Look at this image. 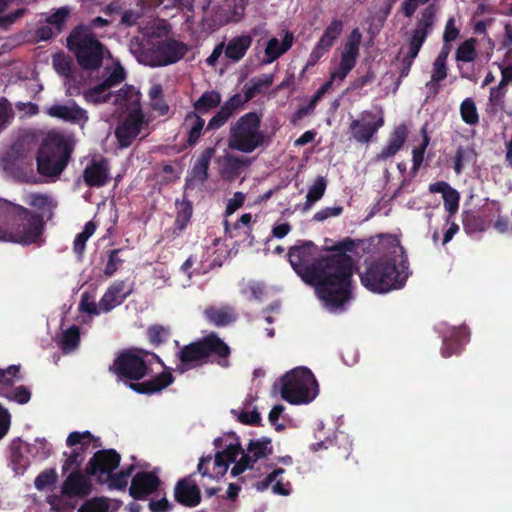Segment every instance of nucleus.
<instances>
[{
	"label": "nucleus",
	"mask_w": 512,
	"mask_h": 512,
	"mask_svg": "<svg viewBox=\"0 0 512 512\" xmlns=\"http://www.w3.org/2000/svg\"><path fill=\"white\" fill-rule=\"evenodd\" d=\"M290 247L288 260L296 274L315 292L329 311H342L353 298V260L349 255L318 257L313 241H299Z\"/></svg>",
	"instance_id": "nucleus-1"
},
{
	"label": "nucleus",
	"mask_w": 512,
	"mask_h": 512,
	"mask_svg": "<svg viewBox=\"0 0 512 512\" xmlns=\"http://www.w3.org/2000/svg\"><path fill=\"white\" fill-rule=\"evenodd\" d=\"M148 356L149 351L143 348L125 349L114 359L109 371L138 394L151 395L160 392L174 382V377L171 372L164 370L152 379L139 382L151 371L146 361Z\"/></svg>",
	"instance_id": "nucleus-2"
},
{
	"label": "nucleus",
	"mask_w": 512,
	"mask_h": 512,
	"mask_svg": "<svg viewBox=\"0 0 512 512\" xmlns=\"http://www.w3.org/2000/svg\"><path fill=\"white\" fill-rule=\"evenodd\" d=\"M44 231L45 222L41 215L0 198V241L23 246L38 244Z\"/></svg>",
	"instance_id": "nucleus-3"
},
{
	"label": "nucleus",
	"mask_w": 512,
	"mask_h": 512,
	"mask_svg": "<svg viewBox=\"0 0 512 512\" xmlns=\"http://www.w3.org/2000/svg\"><path fill=\"white\" fill-rule=\"evenodd\" d=\"M408 260L406 257L396 261L387 256L371 261L360 274L361 284L371 292L386 293L404 286L408 278Z\"/></svg>",
	"instance_id": "nucleus-4"
},
{
	"label": "nucleus",
	"mask_w": 512,
	"mask_h": 512,
	"mask_svg": "<svg viewBox=\"0 0 512 512\" xmlns=\"http://www.w3.org/2000/svg\"><path fill=\"white\" fill-rule=\"evenodd\" d=\"M73 148L72 141L66 135L55 131L47 133L36 156L39 174L59 176L67 167Z\"/></svg>",
	"instance_id": "nucleus-5"
},
{
	"label": "nucleus",
	"mask_w": 512,
	"mask_h": 512,
	"mask_svg": "<svg viewBox=\"0 0 512 512\" xmlns=\"http://www.w3.org/2000/svg\"><path fill=\"white\" fill-rule=\"evenodd\" d=\"M265 138L261 116L257 112H248L231 124L227 144L232 150L249 154L263 146Z\"/></svg>",
	"instance_id": "nucleus-6"
},
{
	"label": "nucleus",
	"mask_w": 512,
	"mask_h": 512,
	"mask_svg": "<svg viewBox=\"0 0 512 512\" xmlns=\"http://www.w3.org/2000/svg\"><path fill=\"white\" fill-rule=\"evenodd\" d=\"M281 397L290 404H307L318 394V382L306 367H298L281 377Z\"/></svg>",
	"instance_id": "nucleus-7"
},
{
	"label": "nucleus",
	"mask_w": 512,
	"mask_h": 512,
	"mask_svg": "<svg viewBox=\"0 0 512 512\" xmlns=\"http://www.w3.org/2000/svg\"><path fill=\"white\" fill-rule=\"evenodd\" d=\"M67 47L73 51L83 70H97L102 66L104 45L95 34H87L82 27H75L67 37Z\"/></svg>",
	"instance_id": "nucleus-8"
},
{
	"label": "nucleus",
	"mask_w": 512,
	"mask_h": 512,
	"mask_svg": "<svg viewBox=\"0 0 512 512\" xmlns=\"http://www.w3.org/2000/svg\"><path fill=\"white\" fill-rule=\"evenodd\" d=\"M213 444L217 449H223L215 453L214 459L211 455L201 457L197 472L203 477L219 479L226 474L231 463L237 462L236 459L242 452V446L238 437H236L235 443H229L225 446H223V438L217 437Z\"/></svg>",
	"instance_id": "nucleus-9"
},
{
	"label": "nucleus",
	"mask_w": 512,
	"mask_h": 512,
	"mask_svg": "<svg viewBox=\"0 0 512 512\" xmlns=\"http://www.w3.org/2000/svg\"><path fill=\"white\" fill-rule=\"evenodd\" d=\"M437 7L435 4H429L420 12V18L417 20L406 39L408 44L407 54L410 57H417L427 37L433 31L436 22Z\"/></svg>",
	"instance_id": "nucleus-10"
},
{
	"label": "nucleus",
	"mask_w": 512,
	"mask_h": 512,
	"mask_svg": "<svg viewBox=\"0 0 512 512\" xmlns=\"http://www.w3.org/2000/svg\"><path fill=\"white\" fill-rule=\"evenodd\" d=\"M273 453L272 440L269 437L251 439L246 446L242 448L240 459L231 469L233 477L239 476L248 469H253L254 465L261 459H264Z\"/></svg>",
	"instance_id": "nucleus-11"
},
{
	"label": "nucleus",
	"mask_w": 512,
	"mask_h": 512,
	"mask_svg": "<svg viewBox=\"0 0 512 512\" xmlns=\"http://www.w3.org/2000/svg\"><path fill=\"white\" fill-rule=\"evenodd\" d=\"M121 456L114 449H102L97 451L86 465V473L97 476V482L104 484V478L120 465Z\"/></svg>",
	"instance_id": "nucleus-12"
},
{
	"label": "nucleus",
	"mask_w": 512,
	"mask_h": 512,
	"mask_svg": "<svg viewBox=\"0 0 512 512\" xmlns=\"http://www.w3.org/2000/svg\"><path fill=\"white\" fill-rule=\"evenodd\" d=\"M187 52V45L173 39H166L158 42L151 49L150 65L161 67L170 65L181 60Z\"/></svg>",
	"instance_id": "nucleus-13"
},
{
	"label": "nucleus",
	"mask_w": 512,
	"mask_h": 512,
	"mask_svg": "<svg viewBox=\"0 0 512 512\" xmlns=\"http://www.w3.org/2000/svg\"><path fill=\"white\" fill-rule=\"evenodd\" d=\"M206 363H216L220 367L228 368L230 365L231 348L216 332L199 339Z\"/></svg>",
	"instance_id": "nucleus-14"
},
{
	"label": "nucleus",
	"mask_w": 512,
	"mask_h": 512,
	"mask_svg": "<svg viewBox=\"0 0 512 512\" xmlns=\"http://www.w3.org/2000/svg\"><path fill=\"white\" fill-rule=\"evenodd\" d=\"M143 124L144 115L141 108L132 109L115 129V137L119 146L121 148L129 147L140 134Z\"/></svg>",
	"instance_id": "nucleus-15"
},
{
	"label": "nucleus",
	"mask_w": 512,
	"mask_h": 512,
	"mask_svg": "<svg viewBox=\"0 0 512 512\" xmlns=\"http://www.w3.org/2000/svg\"><path fill=\"white\" fill-rule=\"evenodd\" d=\"M375 118L376 116L371 111H363L360 119L350 122L349 131L356 142L369 143L384 125L383 117H379L377 120Z\"/></svg>",
	"instance_id": "nucleus-16"
},
{
	"label": "nucleus",
	"mask_w": 512,
	"mask_h": 512,
	"mask_svg": "<svg viewBox=\"0 0 512 512\" xmlns=\"http://www.w3.org/2000/svg\"><path fill=\"white\" fill-rule=\"evenodd\" d=\"M195 473L179 479L174 486L175 501L188 508H194L201 503V490L193 479Z\"/></svg>",
	"instance_id": "nucleus-17"
},
{
	"label": "nucleus",
	"mask_w": 512,
	"mask_h": 512,
	"mask_svg": "<svg viewBox=\"0 0 512 512\" xmlns=\"http://www.w3.org/2000/svg\"><path fill=\"white\" fill-rule=\"evenodd\" d=\"M161 485L160 478L153 472H137L131 481L129 494L135 500H145L148 496L158 491Z\"/></svg>",
	"instance_id": "nucleus-18"
},
{
	"label": "nucleus",
	"mask_w": 512,
	"mask_h": 512,
	"mask_svg": "<svg viewBox=\"0 0 512 512\" xmlns=\"http://www.w3.org/2000/svg\"><path fill=\"white\" fill-rule=\"evenodd\" d=\"M93 439V435L89 431L84 432H71L67 439L66 444L68 447H74L77 445H80V449L75 448L73 451L67 456L66 460L64 461V464L62 466V472L66 473L68 470H70L73 466L76 467V469L79 468L81 465V462L83 460L82 454L83 452L88 448L90 442Z\"/></svg>",
	"instance_id": "nucleus-19"
},
{
	"label": "nucleus",
	"mask_w": 512,
	"mask_h": 512,
	"mask_svg": "<svg viewBox=\"0 0 512 512\" xmlns=\"http://www.w3.org/2000/svg\"><path fill=\"white\" fill-rule=\"evenodd\" d=\"M83 181L89 187H103L110 179L109 161L105 157L93 159L83 170Z\"/></svg>",
	"instance_id": "nucleus-20"
},
{
	"label": "nucleus",
	"mask_w": 512,
	"mask_h": 512,
	"mask_svg": "<svg viewBox=\"0 0 512 512\" xmlns=\"http://www.w3.org/2000/svg\"><path fill=\"white\" fill-rule=\"evenodd\" d=\"M221 163L220 176L223 180L233 182L239 178L253 162L252 158L235 154H226L218 160Z\"/></svg>",
	"instance_id": "nucleus-21"
},
{
	"label": "nucleus",
	"mask_w": 512,
	"mask_h": 512,
	"mask_svg": "<svg viewBox=\"0 0 512 512\" xmlns=\"http://www.w3.org/2000/svg\"><path fill=\"white\" fill-rule=\"evenodd\" d=\"M87 473L79 469L72 471L62 485V493L67 497L85 498L92 492V484Z\"/></svg>",
	"instance_id": "nucleus-22"
},
{
	"label": "nucleus",
	"mask_w": 512,
	"mask_h": 512,
	"mask_svg": "<svg viewBox=\"0 0 512 512\" xmlns=\"http://www.w3.org/2000/svg\"><path fill=\"white\" fill-rule=\"evenodd\" d=\"M177 357L179 359L177 371L180 373L206 364L199 340L184 345L177 353Z\"/></svg>",
	"instance_id": "nucleus-23"
},
{
	"label": "nucleus",
	"mask_w": 512,
	"mask_h": 512,
	"mask_svg": "<svg viewBox=\"0 0 512 512\" xmlns=\"http://www.w3.org/2000/svg\"><path fill=\"white\" fill-rule=\"evenodd\" d=\"M203 315L209 324L218 328L227 327L238 319L235 307L230 304L210 305Z\"/></svg>",
	"instance_id": "nucleus-24"
},
{
	"label": "nucleus",
	"mask_w": 512,
	"mask_h": 512,
	"mask_svg": "<svg viewBox=\"0 0 512 512\" xmlns=\"http://www.w3.org/2000/svg\"><path fill=\"white\" fill-rule=\"evenodd\" d=\"M50 117L60 119L71 124L83 125L88 121L86 111L75 102L72 105L54 104L46 109Z\"/></svg>",
	"instance_id": "nucleus-25"
},
{
	"label": "nucleus",
	"mask_w": 512,
	"mask_h": 512,
	"mask_svg": "<svg viewBox=\"0 0 512 512\" xmlns=\"http://www.w3.org/2000/svg\"><path fill=\"white\" fill-rule=\"evenodd\" d=\"M132 293L131 288H126L125 281H115L111 284L99 301V310L108 313L121 305Z\"/></svg>",
	"instance_id": "nucleus-26"
},
{
	"label": "nucleus",
	"mask_w": 512,
	"mask_h": 512,
	"mask_svg": "<svg viewBox=\"0 0 512 512\" xmlns=\"http://www.w3.org/2000/svg\"><path fill=\"white\" fill-rule=\"evenodd\" d=\"M24 202L34 208L36 210L34 212L41 215L45 223L53 218L54 210L57 207V201L43 193H30L25 196Z\"/></svg>",
	"instance_id": "nucleus-27"
},
{
	"label": "nucleus",
	"mask_w": 512,
	"mask_h": 512,
	"mask_svg": "<svg viewBox=\"0 0 512 512\" xmlns=\"http://www.w3.org/2000/svg\"><path fill=\"white\" fill-rule=\"evenodd\" d=\"M408 137V129L405 124H400L392 131L388 144L376 156L377 161L387 160L395 156L404 146Z\"/></svg>",
	"instance_id": "nucleus-28"
},
{
	"label": "nucleus",
	"mask_w": 512,
	"mask_h": 512,
	"mask_svg": "<svg viewBox=\"0 0 512 512\" xmlns=\"http://www.w3.org/2000/svg\"><path fill=\"white\" fill-rule=\"evenodd\" d=\"M215 152V147H207L201 152L192 166L190 172L191 180L204 183L208 179L209 165Z\"/></svg>",
	"instance_id": "nucleus-29"
},
{
	"label": "nucleus",
	"mask_w": 512,
	"mask_h": 512,
	"mask_svg": "<svg viewBox=\"0 0 512 512\" xmlns=\"http://www.w3.org/2000/svg\"><path fill=\"white\" fill-rule=\"evenodd\" d=\"M294 36L291 32H286L282 42L277 38H271L265 48V63H272L280 56L286 53L293 45Z\"/></svg>",
	"instance_id": "nucleus-30"
},
{
	"label": "nucleus",
	"mask_w": 512,
	"mask_h": 512,
	"mask_svg": "<svg viewBox=\"0 0 512 512\" xmlns=\"http://www.w3.org/2000/svg\"><path fill=\"white\" fill-rule=\"evenodd\" d=\"M252 41L253 39L250 35L233 37L225 47V56L234 62L240 61L250 48Z\"/></svg>",
	"instance_id": "nucleus-31"
},
{
	"label": "nucleus",
	"mask_w": 512,
	"mask_h": 512,
	"mask_svg": "<svg viewBox=\"0 0 512 512\" xmlns=\"http://www.w3.org/2000/svg\"><path fill=\"white\" fill-rule=\"evenodd\" d=\"M184 127L187 129V143L190 147H193L198 143L206 128L205 120L198 113L191 111L185 117Z\"/></svg>",
	"instance_id": "nucleus-32"
},
{
	"label": "nucleus",
	"mask_w": 512,
	"mask_h": 512,
	"mask_svg": "<svg viewBox=\"0 0 512 512\" xmlns=\"http://www.w3.org/2000/svg\"><path fill=\"white\" fill-rule=\"evenodd\" d=\"M362 41V34L358 28L353 29L347 37L340 60L352 64L357 63L359 57V49Z\"/></svg>",
	"instance_id": "nucleus-33"
},
{
	"label": "nucleus",
	"mask_w": 512,
	"mask_h": 512,
	"mask_svg": "<svg viewBox=\"0 0 512 512\" xmlns=\"http://www.w3.org/2000/svg\"><path fill=\"white\" fill-rule=\"evenodd\" d=\"M140 92L132 85H125L121 88L115 95H113V103L115 105L126 107L127 109L131 108H141L140 107Z\"/></svg>",
	"instance_id": "nucleus-34"
},
{
	"label": "nucleus",
	"mask_w": 512,
	"mask_h": 512,
	"mask_svg": "<svg viewBox=\"0 0 512 512\" xmlns=\"http://www.w3.org/2000/svg\"><path fill=\"white\" fill-rule=\"evenodd\" d=\"M462 224L464 231L471 235L478 232H483L491 227V219H486L480 216L478 212L465 211L462 214Z\"/></svg>",
	"instance_id": "nucleus-35"
},
{
	"label": "nucleus",
	"mask_w": 512,
	"mask_h": 512,
	"mask_svg": "<svg viewBox=\"0 0 512 512\" xmlns=\"http://www.w3.org/2000/svg\"><path fill=\"white\" fill-rule=\"evenodd\" d=\"M274 81L273 74H262L259 77H253L243 88L246 100H252L257 94L268 90Z\"/></svg>",
	"instance_id": "nucleus-36"
},
{
	"label": "nucleus",
	"mask_w": 512,
	"mask_h": 512,
	"mask_svg": "<svg viewBox=\"0 0 512 512\" xmlns=\"http://www.w3.org/2000/svg\"><path fill=\"white\" fill-rule=\"evenodd\" d=\"M221 103V95L215 90L205 91L193 104L194 112L198 114H207L217 108Z\"/></svg>",
	"instance_id": "nucleus-37"
},
{
	"label": "nucleus",
	"mask_w": 512,
	"mask_h": 512,
	"mask_svg": "<svg viewBox=\"0 0 512 512\" xmlns=\"http://www.w3.org/2000/svg\"><path fill=\"white\" fill-rule=\"evenodd\" d=\"M463 338L464 332L462 330H454L451 336L443 339L441 355L445 358L458 355L463 347Z\"/></svg>",
	"instance_id": "nucleus-38"
},
{
	"label": "nucleus",
	"mask_w": 512,
	"mask_h": 512,
	"mask_svg": "<svg viewBox=\"0 0 512 512\" xmlns=\"http://www.w3.org/2000/svg\"><path fill=\"white\" fill-rule=\"evenodd\" d=\"M177 206V214L174 222L175 229L179 232H182L190 223L192 214H193V206L192 202L187 198H183L181 202L176 200Z\"/></svg>",
	"instance_id": "nucleus-39"
},
{
	"label": "nucleus",
	"mask_w": 512,
	"mask_h": 512,
	"mask_svg": "<svg viewBox=\"0 0 512 512\" xmlns=\"http://www.w3.org/2000/svg\"><path fill=\"white\" fill-rule=\"evenodd\" d=\"M447 74L446 62L435 59L433 62L431 80L426 84L433 96H436L439 93V83L447 77Z\"/></svg>",
	"instance_id": "nucleus-40"
},
{
	"label": "nucleus",
	"mask_w": 512,
	"mask_h": 512,
	"mask_svg": "<svg viewBox=\"0 0 512 512\" xmlns=\"http://www.w3.org/2000/svg\"><path fill=\"white\" fill-rule=\"evenodd\" d=\"M460 116L464 123L475 126L479 123V114L472 98H465L460 104Z\"/></svg>",
	"instance_id": "nucleus-41"
},
{
	"label": "nucleus",
	"mask_w": 512,
	"mask_h": 512,
	"mask_svg": "<svg viewBox=\"0 0 512 512\" xmlns=\"http://www.w3.org/2000/svg\"><path fill=\"white\" fill-rule=\"evenodd\" d=\"M325 190L326 180L324 177L320 176L316 179L314 184L308 189L304 210L310 209L315 202L319 201L323 197Z\"/></svg>",
	"instance_id": "nucleus-42"
},
{
	"label": "nucleus",
	"mask_w": 512,
	"mask_h": 512,
	"mask_svg": "<svg viewBox=\"0 0 512 512\" xmlns=\"http://www.w3.org/2000/svg\"><path fill=\"white\" fill-rule=\"evenodd\" d=\"M476 157V152L473 147L458 146L454 156V171L456 174H461L465 163L472 162Z\"/></svg>",
	"instance_id": "nucleus-43"
},
{
	"label": "nucleus",
	"mask_w": 512,
	"mask_h": 512,
	"mask_svg": "<svg viewBox=\"0 0 512 512\" xmlns=\"http://www.w3.org/2000/svg\"><path fill=\"white\" fill-rule=\"evenodd\" d=\"M20 371V366L11 365L6 369H0V396H7V392L14 385V377H17V374Z\"/></svg>",
	"instance_id": "nucleus-44"
},
{
	"label": "nucleus",
	"mask_w": 512,
	"mask_h": 512,
	"mask_svg": "<svg viewBox=\"0 0 512 512\" xmlns=\"http://www.w3.org/2000/svg\"><path fill=\"white\" fill-rule=\"evenodd\" d=\"M475 42L474 38H470L461 43L456 50V61L473 62L477 58Z\"/></svg>",
	"instance_id": "nucleus-45"
},
{
	"label": "nucleus",
	"mask_w": 512,
	"mask_h": 512,
	"mask_svg": "<svg viewBox=\"0 0 512 512\" xmlns=\"http://www.w3.org/2000/svg\"><path fill=\"white\" fill-rule=\"evenodd\" d=\"M250 100H246V95L243 96L239 93L232 95L227 101L220 107V111L227 118H231L239 109H241L245 103Z\"/></svg>",
	"instance_id": "nucleus-46"
},
{
	"label": "nucleus",
	"mask_w": 512,
	"mask_h": 512,
	"mask_svg": "<svg viewBox=\"0 0 512 512\" xmlns=\"http://www.w3.org/2000/svg\"><path fill=\"white\" fill-rule=\"evenodd\" d=\"M250 100H246V95L243 96L239 93L232 95L227 101L220 107V111L227 118H231L239 109H241L245 103Z\"/></svg>",
	"instance_id": "nucleus-47"
},
{
	"label": "nucleus",
	"mask_w": 512,
	"mask_h": 512,
	"mask_svg": "<svg viewBox=\"0 0 512 512\" xmlns=\"http://www.w3.org/2000/svg\"><path fill=\"white\" fill-rule=\"evenodd\" d=\"M250 100H246V95L243 96L239 93L232 95L227 101L220 107V111L227 118H231L239 109H241L245 103Z\"/></svg>",
	"instance_id": "nucleus-48"
},
{
	"label": "nucleus",
	"mask_w": 512,
	"mask_h": 512,
	"mask_svg": "<svg viewBox=\"0 0 512 512\" xmlns=\"http://www.w3.org/2000/svg\"><path fill=\"white\" fill-rule=\"evenodd\" d=\"M250 100H246V95L243 96L239 93L232 95L227 101L220 107V111L227 118H231L239 109H241L245 103Z\"/></svg>",
	"instance_id": "nucleus-49"
},
{
	"label": "nucleus",
	"mask_w": 512,
	"mask_h": 512,
	"mask_svg": "<svg viewBox=\"0 0 512 512\" xmlns=\"http://www.w3.org/2000/svg\"><path fill=\"white\" fill-rule=\"evenodd\" d=\"M250 100H246V95L243 96L239 93L232 95L227 101L220 107V111L227 118H231L239 109H241L245 103Z\"/></svg>",
	"instance_id": "nucleus-50"
},
{
	"label": "nucleus",
	"mask_w": 512,
	"mask_h": 512,
	"mask_svg": "<svg viewBox=\"0 0 512 512\" xmlns=\"http://www.w3.org/2000/svg\"><path fill=\"white\" fill-rule=\"evenodd\" d=\"M250 100H246V95L243 96L239 93L232 95L227 101L220 107V111L227 118H231L239 109H241L245 103Z\"/></svg>",
	"instance_id": "nucleus-51"
},
{
	"label": "nucleus",
	"mask_w": 512,
	"mask_h": 512,
	"mask_svg": "<svg viewBox=\"0 0 512 512\" xmlns=\"http://www.w3.org/2000/svg\"><path fill=\"white\" fill-rule=\"evenodd\" d=\"M171 333L169 328L162 325H152L147 329L148 340L151 345L158 347L168 341Z\"/></svg>",
	"instance_id": "nucleus-52"
},
{
	"label": "nucleus",
	"mask_w": 512,
	"mask_h": 512,
	"mask_svg": "<svg viewBox=\"0 0 512 512\" xmlns=\"http://www.w3.org/2000/svg\"><path fill=\"white\" fill-rule=\"evenodd\" d=\"M28 452L38 460H45L52 454V446L44 438H36L34 443L28 446Z\"/></svg>",
	"instance_id": "nucleus-53"
},
{
	"label": "nucleus",
	"mask_w": 512,
	"mask_h": 512,
	"mask_svg": "<svg viewBox=\"0 0 512 512\" xmlns=\"http://www.w3.org/2000/svg\"><path fill=\"white\" fill-rule=\"evenodd\" d=\"M80 342V330L76 325L71 326L63 332L61 348L64 352L73 351Z\"/></svg>",
	"instance_id": "nucleus-54"
},
{
	"label": "nucleus",
	"mask_w": 512,
	"mask_h": 512,
	"mask_svg": "<svg viewBox=\"0 0 512 512\" xmlns=\"http://www.w3.org/2000/svg\"><path fill=\"white\" fill-rule=\"evenodd\" d=\"M442 198L444 208L448 212L445 222H450L459 209L460 194L456 189L451 188L447 193H444Z\"/></svg>",
	"instance_id": "nucleus-55"
},
{
	"label": "nucleus",
	"mask_w": 512,
	"mask_h": 512,
	"mask_svg": "<svg viewBox=\"0 0 512 512\" xmlns=\"http://www.w3.org/2000/svg\"><path fill=\"white\" fill-rule=\"evenodd\" d=\"M344 23L340 19H333L325 28L320 40L333 46L343 31Z\"/></svg>",
	"instance_id": "nucleus-56"
},
{
	"label": "nucleus",
	"mask_w": 512,
	"mask_h": 512,
	"mask_svg": "<svg viewBox=\"0 0 512 512\" xmlns=\"http://www.w3.org/2000/svg\"><path fill=\"white\" fill-rule=\"evenodd\" d=\"M331 48L332 46H330L327 43H324L319 39L314 48L312 49L302 72L304 73L309 67L315 66L319 62V60L330 51Z\"/></svg>",
	"instance_id": "nucleus-57"
},
{
	"label": "nucleus",
	"mask_w": 512,
	"mask_h": 512,
	"mask_svg": "<svg viewBox=\"0 0 512 512\" xmlns=\"http://www.w3.org/2000/svg\"><path fill=\"white\" fill-rule=\"evenodd\" d=\"M14 117L11 103L4 97L0 98V133L12 123Z\"/></svg>",
	"instance_id": "nucleus-58"
},
{
	"label": "nucleus",
	"mask_w": 512,
	"mask_h": 512,
	"mask_svg": "<svg viewBox=\"0 0 512 512\" xmlns=\"http://www.w3.org/2000/svg\"><path fill=\"white\" fill-rule=\"evenodd\" d=\"M109 503L104 497H94L84 502L78 512H108Z\"/></svg>",
	"instance_id": "nucleus-59"
},
{
	"label": "nucleus",
	"mask_w": 512,
	"mask_h": 512,
	"mask_svg": "<svg viewBox=\"0 0 512 512\" xmlns=\"http://www.w3.org/2000/svg\"><path fill=\"white\" fill-rule=\"evenodd\" d=\"M57 478H58V475H57L55 469H53V468L46 469V470L42 471L35 478L34 485H35L37 490H44L47 487L52 486L53 484H55L56 481H57Z\"/></svg>",
	"instance_id": "nucleus-60"
},
{
	"label": "nucleus",
	"mask_w": 512,
	"mask_h": 512,
	"mask_svg": "<svg viewBox=\"0 0 512 512\" xmlns=\"http://www.w3.org/2000/svg\"><path fill=\"white\" fill-rule=\"evenodd\" d=\"M68 15L69 9L67 7H60L55 13L47 17L46 22L48 25L53 26L57 33H60L64 28Z\"/></svg>",
	"instance_id": "nucleus-61"
},
{
	"label": "nucleus",
	"mask_w": 512,
	"mask_h": 512,
	"mask_svg": "<svg viewBox=\"0 0 512 512\" xmlns=\"http://www.w3.org/2000/svg\"><path fill=\"white\" fill-rule=\"evenodd\" d=\"M10 461L13 471L19 475L24 474L30 465L29 459L19 449L12 450Z\"/></svg>",
	"instance_id": "nucleus-62"
},
{
	"label": "nucleus",
	"mask_w": 512,
	"mask_h": 512,
	"mask_svg": "<svg viewBox=\"0 0 512 512\" xmlns=\"http://www.w3.org/2000/svg\"><path fill=\"white\" fill-rule=\"evenodd\" d=\"M98 85L90 88L85 96L88 101L93 103H107L113 97V94L109 91V88L97 89Z\"/></svg>",
	"instance_id": "nucleus-63"
},
{
	"label": "nucleus",
	"mask_w": 512,
	"mask_h": 512,
	"mask_svg": "<svg viewBox=\"0 0 512 512\" xmlns=\"http://www.w3.org/2000/svg\"><path fill=\"white\" fill-rule=\"evenodd\" d=\"M320 93L315 92V94L311 97L308 104L305 106L299 107L292 115L291 121L292 123L296 124L298 121L303 119L305 116L310 114L316 107L317 103L322 98Z\"/></svg>",
	"instance_id": "nucleus-64"
}]
</instances>
